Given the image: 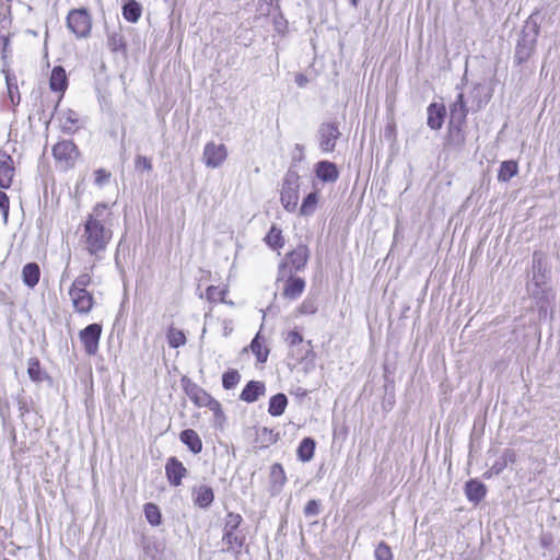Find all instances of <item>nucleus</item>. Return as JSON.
<instances>
[{
    "mask_svg": "<svg viewBox=\"0 0 560 560\" xmlns=\"http://www.w3.org/2000/svg\"><path fill=\"white\" fill-rule=\"evenodd\" d=\"M110 215L105 203H97L83 224L81 243L83 248L96 260L103 258L107 245L113 237V231L106 226L107 218Z\"/></svg>",
    "mask_w": 560,
    "mask_h": 560,
    "instance_id": "obj_1",
    "label": "nucleus"
},
{
    "mask_svg": "<svg viewBox=\"0 0 560 560\" xmlns=\"http://www.w3.org/2000/svg\"><path fill=\"white\" fill-rule=\"evenodd\" d=\"M539 26L536 22L527 21L516 44L514 59L517 65L526 62L535 52Z\"/></svg>",
    "mask_w": 560,
    "mask_h": 560,
    "instance_id": "obj_2",
    "label": "nucleus"
},
{
    "mask_svg": "<svg viewBox=\"0 0 560 560\" xmlns=\"http://www.w3.org/2000/svg\"><path fill=\"white\" fill-rule=\"evenodd\" d=\"M293 167L292 164L283 177L280 197L283 208L289 212L295 211L299 202L300 175Z\"/></svg>",
    "mask_w": 560,
    "mask_h": 560,
    "instance_id": "obj_3",
    "label": "nucleus"
},
{
    "mask_svg": "<svg viewBox=\"0 0 560 560\" xmlns=\"http://www.w3.org/2000/svg\"><path fill=\"white\" fill-rule=\"evenodd\" d=\"M310 258V249L305 244H299L293 250L285 255L284 260L279 265L277 281L287 277V273L301 271L305 268Z\"/></svg>",
    "mask_w": 560,
    "mask_h": 560,
    "instance_id": "obj_4",
    "label": "nucleus"
},
{
    "mask_svg": "<svg viewBox=\"0 0 560 560\" xmlns=\"http://www.w3.org/2000/svg\"><path fill=\"white\" fill-rule=\"evenodd\" d=\"M49 88L51 91L60 93V96L63 95L68 88V78L63 67L55 66L52 68L49 79ZM59 101L60 100L52 103V109L50 112H48L45 108H42L39 119H44L48 124L55 116V113L59 106Z\"/></svg>",
    "mask_w": 560,
    "mask_h": 560,
    "instance_id": "obj_5",
    "label": "nucleus"
},
{
    "mask_svg": "<svg viewBox=\"0 0 560 560\" xmlns=\"http://www.w3.org/2000/svg\"><path fill=\"white\" fill-rule=\"evenodd\" d=\"M67 27L78 38H86L92 28V18L85 8L72 9L67 15Z\"/></svg>",
    "mask_w": 560,
    "mask_h": 560,
    "instance_id": "obj_6",
    "label": "nucleus"
},
{
    "mask_svg": "<svg viewBox=\"0 0 560 560\" xmlns=\"http://www.w3.org/2000/svg\"><path fill=\"white\" fill-rule=\"evenodd\" d=\"M52 155L63 171L74 166L80 152L72 140H63L52 148Z\"/></svg>",
    "mask_w": 560,
    "mask_h": 560,
    "instance_id": "obj_7",
    "label": "nucleus"
},
{
    "mask_svg": "<svg viewBox=\"0 0 560 560\" xmlns=\"http://www.w3.org/2000/svg\"><path fill=\"white\" fill-rule=\"evenodd\" d=\"M341 137L339 125L336 121L322 122L317 130L318 147L323 153L335 150L337 140Z\"/></svg>",
    "mask_w": 560,
    "mask_h": 560,
    "instance_id": "obj_8",
    "label": "nucleus"
},
{
    "mask_svg": "<svg viewBox=\"0 0 560 560\" xmlns=\"http://www.w3.org/2000/svg\"><path fill=\"white\" fill-rule=\"evenodd\" d=\"M226 158L228 149L223 143H215L214 141L206 143L202 161L207 167L218 168L225 162Z\"/></svg>",
    "mask_w": 560,
    "mask_h": 560,
    "instance_id": "obj_9",
    "label": "nucleus"
},
{
    "mask_svg": "<svg viewBox=\"0 0 560 560\" xmlns=\"http://www.w3.org/2000/svg\"><path fill=\"white\" fill-rule=\"evenodd\" d=\"M102 335V325L90 324L79 332V338L89 355L96 354Z\"/></svg>",
    "mask_w": 560,
    "mask_h": 560,
    "instance_id": "obj_10",
    "label": "nucleus"
},
{
    "mask_svg": "<svg viewBox=\"0 0 560 560\" xmlns=\"http://www.w3.org/2000/svg\"><path fill=\"white\" fill-rule=\"evenodd\" d=\"M187 472V468L177 457L172 456L167 459L165 464V475L170 485L178 487Z\"/></svg>",
    "mask_w": 560,
    "mask_h": 560,
    "instance_id": "obj_11",
    "label": "nucleus"
},
{
    "mask_svg": "<svg viewBox=\"0 0 560 560\" xmlns=\"http://www.w3.org/2000/svg\"><path fill=\"white\" fill-rule=\"evenodd\" d=\"M469 97L471 100L470 109L472 112H479L490 102L492 92L485 84L476 83L470 91Z\"/></svg>",
    "mask_w": 560,
    "mask_h": 560,
    "instance_id": "obj_12",
    "label": "nucleus"
},
{
    "mask_svg": "<svg viewBox=\"0 0 560 560\" xmlns=\"http://www.w3.org/2000/svg\"><path fill=\"white\" fill-rule=\"evenodd\" d=\"M13 159L5 151L0 150V187L9 188L14 177Z\"/></svg>",
    "mask_w": 560,
    "mask_h": 560,
    "instance_id": "obj_13",
    "label": "nucleus"
},
{
    "mask_svg": "<svg viewBox=\"0 0 560 560\" xmlns=\"http://www.w3.org/2000/svg\"><path fill=\"white\" fill-rule=\"evenodd\" d=\"M75 312L89 314L94 306V298L89 291H69Z\"/></svg>",
    "mask_w": 560,
    "mask_h": 560,
    "instance_id": "obj_14",
    "label": "nucleus"
},
{
    "mask_svg": "<svg viewBox=\"0 0 560 560\" xmlns=\"http://www.w3.org/2000/svg\"><path fill=\"white\" fill-rule=\"evenodd\" d=\"M468 110L469 109L464 100V93L460 92L458 93L456 101L451 105L448 124L464 126L466 124Z\"/></svg>",
    "mask_w": 560,
    "mask_h": 560,
    "instance_id": "obj_15",
    "label": "nucleus"
},
{
    "mask_svg": "<svg viewBox=\"0 0 560 560\" xmlns=\"http://www.w3.org/2000/svg\"><path fill=\"white\" fill-rule=\"evenodd\" d=\"M222 542L226 546L222 551L233 553L237 558L244 546L245 535L237 532L223 530Z\"/></svg>",
    "mask_w": 560,
    "mask_h": 560,
    "instance_id": "obj_16",
    "label": "nucleus"
},
{
    "mask_svg": "<svg viewBox=\"0 0 560 560\" xmlns=\"http://www.w3.org/2000/svg\"><path fill=\"white\" fill-rule=\"evenodd\" d=\"M314 172L323 183H335L339 178L337 165L330 161H319L314 166Z\"/></svg>",
    "mask_w": 560,
    "mask_h": 560,
    "instance_id": "obj_17",
    "label": "nucleus"
},
{
    "mask_svg": "<svg viewBox=\"0 0 560 560\" xmlns=\"http://www.w3.org/2000/svg\"><path fill=\"white\" fill-rule=\"evenodd\" d=\"M427 124L432 130H440L443 126L446 108L443 103H431L427 108Z\"/></svg>",
    "mask_w": 560,
    "mask_h": 560,
    "instance_id": "obj_18",
    "label": "nucleus"
},
{
    "mask_svg": "<svg viewBox=\"0 0 560 560\" xmlns=\"http://www.w3.org/2000/svg\"><path fill=\"white\" fill-rule=\"evenodd\" d=\"M287 281L283 288L282 295L289 300H296L305 289V281L293 273H287Z\"/></svg>",
    "mask_w": 560,
    "mask_h": 560,
    "instance_id": "obj_19",
    "label": "nucleus"
},
{
    "mask_svg": "<svg viewBox=\"0 0 560 560\" xmlns=\"http://www.w3.org/2000/svg\"><path fill=\"white\" fill-rule=\"evenodd\" d=\"M465 494L471 503L479 504L487 494V487L477 479H470L465 483Z\"/></svg>",
    "mask_w": 560,
    "mask_h": 560,
    "instance_id": "obj_20",
    "label": "nucleus"
},
{
    "mask_svg": "<svg viewBox=\"0 0 560 560\" xmlns=\"http://www.w3.org/2000/svg\"><path fill=\"white\" fill-rule=\"evenodd\" d=\"M214 500L213 489L209 486L201 485L192 488V501L194 503L201 508H209Z\"/></svg>",
    "mask_w": 560,
    "mask_h": 560,
    "instance_id": "obj_21",
    "label": "nucleus"
},
{
    "mask_svg": "<svg viewBox=\"0 0 560 560\" xmlns=\"http://www.w3.org/2000/svg\"><path fill=\"white\" fill-rule=\"evenodd\" d=\"M265 384L259 381H249L240 395V399L246 402H255L265 394Z\"/></svg>",
    "mask_w": 560,
    "mask_h": 560,
    "instance_id": "obj_22",
    "label": "nucleus"
},
{
    "mask_svg": "<svg viewBox=\"0 0 560 560\" xmlns=\"http://www.w3.org/2000/svg\"><path fill=\"white\" fill-rule=\"evenodd\" d=\"M533 282L540 287L546 281L545 256L541 252L533 253Z\"/></svg>",
    "mask_w": 560,
    "mask_h": 560,
    "instance_id": "obj_23",
    "label": "nucleus"
},
{
    "mask_svg": "<svg viewBox=\"0 0 560 560\" xmlns=\"http://www.w3.org/2000/svg\"><path fill=\"white\" fill-rule=\"evenodd\" d=\"M179 440L192 454H199L202 451V441L192 429L183 430L179 434Z\"/></svg>",
    "mask_w": 560,
    "mask_h": 560,
    "instance_id": "obj_24",
    "label": "nucleus"
},
{
    "mask_svg": "<svg viewBox=\"0 0 560 560\" xmlns=\"http://www.w3.org/2000/svg\"><path fill=\"white\" fill-rule=\"evenodd\" d=\"M269 480L272 493H279L287 482V476L281 464L276 463L271 465L269 472Z\"/></svg>",
    "mask_w": 560,
    "mask_h": 560,
    "instance_id": "obj_25",
    "label": "nucleus"
},
{
    "mask_svg": "<svg viewBox=\"0 0 560 560\" xmlns=\"http://www.w3.org/2000/svg\"><path fill=\"white\" fill-rule=\"evenodd\" d=\"M464 126L450 125L447 127L446 144L448 147L458 149L462 148L466 141V136L463 130Z\"/></svg>",
    "mask_w": 560,
    "mask_h": 560,
    "instance_id": "obj_26",
    "label": "nucleus"
},
{
    "mask_svg": "<svg viewBox=\"0 0 560 560\" xmlns=\"http://www.w3.org/2000/svg\"><path fill=\"white\" fill-rule=\"evenodd\" d=\"M40 269L36 262H27L22 269V280L24 284L33 289L39 281Z\"/></svg>",
    "mask_w": 560,
    "mask_h": 560,
    "instance_id": "obj_27",
    "label": "nucleus"
},
{
    "mask_svg": "<svg viewBox=\"0 0 560 560\" xmlns=\"http://www.w3.org/2000/svg\"><path fill=\"white\" fill-rule=\"evenodd\" d=\"M27 374L35 383H42L44 380H50L48 374L42 370L40 361L36 357H32L27 360Z\"/></svg>",
    "mask_w": 560,
    "mask_h": 560,
    "instance_id": "obj_28",
    "label": "nucleus"
},
{
    "mask_svg": "<svg viewBox=\"0 0 560 560\" xmlns=\"http://www.w3.org/2000/svg\"><path fill=\"white\" fill-rule=\"evenodd\" d=\"M316 443L312 438H304L296 450L298 458L301 462H310L314 457Z\"/></svg>",
    "mask_w": 560,
    "mask_h": 560,
    "instance_id": "obj_29",
    "label": "nucleus"
},
{
    "mask_svg": "<svg viewBox=\"0 0 560 560\" xmlns=\"http://www.w3.org/2000/svg\"><path fill=\"white\" fill-rule=\"evenodd\" d=\"M185 390L190 399L199 407H202L206 404V400L210 395L203 388L190 381H188V384L185 386Z\"/></svg>",
    "mask_w": 560,
    "mask_h": 560,
    "instance_id": "obj_30",
    "label": "nucleus"
},
{
    "mask_svg": "<svg viewBox=\"0 0 560 560\" xmlns=\"http://www.w3.org/2000/svg\"><path fill=\"white\" fill-rule=\"evenodd\" d=\"M287 405H288L287 396L282 393H278L270 397L268 412L272 417H279V416L283 415Z\"/></svg>",
    "mask_w": 560,
    "mask_h": 560,
    "instance_id": "obj_31",
    "label": "nucleus"
},
{
    "mask_svg": "<svg viewBox=\"0 0 560 560\" xmlns=\"http://www.w3.org/2000/svg\"><path fill=\"white\" fill-rule=\"evenodd\" d=\"M142 8L136 0H128L122 5V16L130 23H136L141 16Z\"/></svg>",
    "mask_w": 560,
    "mask_h": 560,
    "instance_id": "obj_32",
    "label": "nucleus"
},
{
    "mask_svg": "<svg viewBox=\"0 0 560 560\" xmlns=\"http://www.w3.org/2000/svg\"><path fill=\"white\" fill-rule=\"evenodd\" d=\"M518 172V166L515 161L509 160L501 163L499 173H498V180L506 183L509 182L513 176H515Z\"/></svg>",
    "mask_w": 560,
    "mask_h": 560,
    "instance_id": "obj_33",
    "label": "nucleus"
},
{
    "mask_svg": "<svg viewBox=\"0 0 560 560\" xmlns=\"http://www.w3.org/2000/svg\"><path fill=\"white\" fill-rule=\"evenodd\" d=\"M318 202V196L317 192H310L302 201L301 208H300V214L304 217L312 215L315 210Z\"/></svg>",
    "mask_w": 560,
    "mask_h": 560,
    "instance_id": "obj_34",
    "label": "nucleus"
},
{
    "mask_svg": "<svg viewBox=\"0 0 560 560\" xmlns=\"http://www.w3.org/2000/svg\"><path fill=\"white\" fill-rule=\"evenodd\" d=\"M250 350L256 355L257 362L265 363L268 359L269 349L262 347L260 342V335L257 334L250 342Z\"/></svg>",
    "mask_w": 560,
    "mask_h": 560,
    "instance_id": "obj_35",
    "label": "nucleus"
},
{
    "mask_svg": "<svg viewBox=\"0 0 560 560\" xmlns=\"http://www.w3.org/2000/svg\"><path fill=\"white\" fill-rule=\"evenodd\" d=\"M265 242L273 249L283 247L284 242L281 230L276 225H272L265 237Z\"/></svg>",
    "mask_w": 560,
    "mask_h": 560,
    "instance_id": "obj_36",
    "label": "nucleus"
},
{
    "mask_svg": "<svg viewBox=\"0 0 560 560\" xmlns=\"http://www.w3.org/2000/svg\"><path fill=\"white\" fill-rule=\"evenodd\" d=\"M144 515L149 524L158 526L162 522V515L159 506L154 503L144 504Z\"/></svg>",
    "mask_w": 560,
    "mask_h": 560,
    "instance_id": "obj_37",
    "label": "nucleus"
},
{
    "mask_svg": "<svg viewBox=\"0 0 560 560\" xmlns=\"http://www.w3.org/2000/svg\"><path fill=\"white\" fill-rule=\"evenodd\" d=\"M79 116L78 114L69 109L65 113V121L62 124V131L69 135H73L78 130Z\"/></svg>",
    "mask_w": 560,
    "mask_h": 560,
    "instance_id": "obj_38",
    "label": "nucleus"
},
{
    "mask_svg": "<svg viewBox=\"0 0 560 560\" xmlns=\"http://www.w3.org/2000/svg\"><path fill=\"white\" fill-rule=\"evenodd\" d=\"M241 381V374L236 370H228L222 375V385L225 389L234 388Z\"/></svg>",
    "mask_w": 560,
    "mask_h": 560,
    "instance_id": "obj_39",
    "label": "nucleus"
},
{
    "mask_svg": "<svg viewBox=\"0 0 560 560\" xmlns=\"http://www.w3.org/2000/svg\"><path fill=\"white\" fill-rule=\"evenodd\" d=\"M168 345L172 348H178L180 346H184L186 343V336L185 334L176 328H170L167 334Z\"/></svg>",
    "mask_w": 560,
    "mask_h": 560,
    "instance_id": "obj_40",
    "label": "nucleus"
},
{
    "mask_svg": "<svg viewBox=\"0 0 560 560\" xmlns=\"http://www.w3.org/2000/svg\"><path fill=\"white\" fill-rule=\"evenodd\" d=\"M91 282L92 278L89 273H81L74 279L69 291H86V287L90 285Z\"/></svg>",
    "mask_w": 560,
    "mask_h": 560,
    "instance_id": "obj_41",
    "label": "nucleus"
},
{
    "mask_svg": "<svg viewBox=\"0 0 560 560\" xmlns=\"http://www.w3.org/2000/svg\"><path fill=\"white\" fill-rule=\"evenodd\" d=\"M298 312L301 315H313L317 312V303L314 298H306L299 306Z\"/></svg>",
    "mask_w": 560,
    "mask_h": 560,
    "instance_id": "obj_42",
    "label": "nucleus"
},
{
    "mask_svg": "<svg viewBox=\"0 0 560 560\" xmlns=\"http://www.w3.org/2000/svg\"><path fill=\"white\" fill-rule=\"evenodd\" d=\"M242 521L243 518L240 514L233 512L228 513L223 530L236 532Z\"/></svg>",
    "mask_w": 560,
    "mask_h": 560,
    "instance_id": "obj_43",
    "label": "nucleus"
},
{
    "mask_svg": "<svg viewBox=\"0 0 560 560\" xmlns=\"http://www.w3.org/2000/svg\"><path fill=\"white\" fill-rule=\"evenodd\" d=\"M206 295L210 302H219V301L223 302L224 295H225V290L220 289L219 287H215V285H210V287H208V289L206 291Z\"/></svg>",
    "mask_w": 560,
    "mask_h": 560,
    "instance_id": "obj_44",
    "label": "nucleus"
},
{
    "mask_svg": "<svg viewBox=\"0 0 560 560\" xmlns=\"http://www.w3.org/2000/svg\"><path fill=\"white\" fill-rule=\"evenodd\" d=\"M374 556L376 560H392L393 553L385 542H380L374 551Z\"/></svg>",
    "mask_w": 560,
    "mask_h": 560,
    "instance_id": "obj_45",
    "label": "nucleus"
},
{
    "mask_svg": "<svg viewBox=\"0 0 560 560\" xmlns=\"http://www.w3.org/2000/svg\"><path fill=\"white\" fill-rule=\"evenodd\" d=\"M108 46L113 51H118L120 49H125V42L122 35L118 33H113L108 36Z\"/></svg>",
    "mask_w": 560,
    "mask_h": 560,
    "instance_id": "obj_46",
    "label": "nucleus"
},
{
    "mask_svg": "<svg viewBox=\"0 0 560 560\" xmlns=\"http://www.w3.org/2000/svg\"><path fill=\"white\" fill-rule=\"evenodd\" d=\"M306 517L317 516L320 513V502L318 500H310L304 508Z\"/></svg>",
    "mask_w": 560,
    "mask_h": 560,
    "instance_id": "obj_47",
    "label": "nucleus"
},
{
    "mask_svg": "<svg viewBox=\"0 0 560 560\" xmlns=\"http://www.w3.org/2000/svg\"><path fill=\"white\" fill-rule=\"evenodd\" d=\"M9 209H10L9 197L4 191L0 190V213L2 214L4 224H7V222H8Z\"/></svg>",
    "mask_w": 560,
    "mask_h": 560,
    "instance_id": "obj_48",
    "label": "nucleus"
},
{
    "mask_svg": "<svg viewBox=\"0 0 560 560\" xmlns=\"http://www.w3.org/2000/svg\"><path fill=\"white\" fill-rule=\"evenodd\" d=\"M135 167L137 171H151L152 163L151 160L143 155H137L135 160Z\"/></svg>",
    "mask_w": 560,
    "mask_h": 560,
    "instance_id": "obj_49",
    "label": "nucleus"
},
{
    "mask_svg": "<svg viewBox=\"0 0 560 560\" xmlns=\"http://www.w3.org/2000/svg\"><path fill=\"white\" fill-rule=\"evenodd\" d=\"M285 342L289 347H295L303 342V336L296 330H291L285 337Z\"/></svg>",
    "mask_w": 560,
    "mask_h": 560,
    "instance_id": "obj_50",
    "label": "nucleus"
},
{
    "mask_svg": "<svg viewBox=\"0 0 560 560\" xmlns=\"http://www.w3.org/2000/svg\"><path fill=\"white\" fill-rule=\"evenodd\" d=\"M202 407H208L215 413V416L222 415L220 402L217 399H214L211 395L208 396V399L206 400V404Z\"/></svg>",
    "mask_w": 560,
    "mask_h": 560,
    "instance_id": "obj_51",
    "label": "nucleus"
},
{
    "mask_svg": "<svg viewBox=\"0 0 560 560\" xmlns=\"http://www.w3.org/2000/svg\"><path fill=\"white\" fill-rule=\"evenodd\" d=\"M95 183L97 185H103L109 180L110 174L107 173L105 170H97L95 171Z\"/></svg>",
    "mask_w": 560,
    "mask_h": 560,
    "instance_id": "obj_52",
    "label": "nucleus"
},
{
    "mask_svg": "<svg viewBox=\"0 0 560 560\" xmlns=\"http://www.w3.org/2000/svg\"><path fill=\"white\" fill-rule=\"evenodd\" d=\"M500 458L506 464L514 463L516 460V452L512 448H505Z\"/></svg>",
    "mask_w": 560,
    "mask_h": 560,
    "instance_id": "obj_53",
    "label": "nucleus"
},
{
    "mask_svg": "<svg viewBox=\"0 0 560 560\" xmlns=\"http://www.w3.org/2000/svg\"><path fill=\"white\" fill-rule=\"evenodd\" d=\"M508 464L502 460L501 458H499L498 460H495L492 466H491V472L492 474H495V475H500L505 468H506Z\"/></svg>",
    "mask_w": 560,
    "mask_h": 560,
    "instance_id": "obj_54",
    "label": "nucleus"
},
{
    "mask_svg": "<svg viewBox=\"0 0 560 560\" xmlns=\"http://www.w3.org/2000/svg\"><path fill=\"white\" fill-rule=\"evenodd\" d=\"M295 151H298L299 153L298 154H294L293 155V159H292V162L295 163V162H301L304 160V147L302 144H295Z\"/></svg>",
    "mask_w": 560,
    "mask_h": 560,
    "instance_id": "obj_55",
    "label": "nucleus"
},
{
    "mask_svg": "<svg viewBox=\"0 0 560 560\" xmlns=\"http://www.w3.org/2000/svg\"><path fill=\"white\" fill-rule=\"evenodd\" d=\"M0 44L2 45V59L7 58V48L10 44V38L8 35H0Z\"/></svg>",
    "mask_w": 560,
    "mask_h": 560,
    "instance_id": "obj_56",
    "label": "nucleus"
},
{
    "mask_svg": "<svg viewBox=\"0 0 560 560\" xmlns=\"http://www.w3.org/2000/svg\"><path fill=\"white\" fill-rule=\"evenodd\" d=\"M295 82L300 88H304L308 80L304 74H298L295 78Z\"/></svg>",
    "mask_w": 560,
    "mask_h": 560,
    "instance_id": "obj_57",
    "label": "nucleus"
},
{
    "mask_svg": "<svg viewBox=\"0 0 560 560\" xmlns=\"http://www.w3.org/2000/svg\"><path fill=\"white\" fill-rule=\"evenodd\" d=\"M10 19H8L5 15L0 18V27L4 28L8 24H10Z\"/></svg>",
    "mask_w": 560,
    "mask_h": 560,
    "instance_id": "obj_58",
    "label": "nucleus"
},
{
    "mask_svg": "<svg viewBox=\"0 0 560 560\" xmlns=\"http://www.w3.org/2000/svg\"><path fill=\"white\" fill-rule=\"evenodd\" d=\"M19 409H20L22 416L24 415V412L28 411L26 404L23 401H19Z\"/></svg>",
    "mask_w": 560,
    "mask_h": 560,
    "instance_id": "obj_59",
    "label": "nucleus"
},
{
    "mask_svg": "<svg viewBox=\"0 0 560 560\" xmlns=\"http://www.w3.org/2000/svg\"><path fill=\"white\" fill-rule=\"evenodd\" d=\"M295 394H296L298 396H305V395H306V390H305V389H303V388H301V387H299V388H296Z\"/></svg>",
    "mask_w": 560,
    "mask_h": 560,
    "instance_id": "obj_60",
    "label": "nucleus"
},
{
    "mask_svg": "<svg viewBox=\"0 0 560 560\" xmlns=\"http://www.w3.org/2000/svg\"><path fill=\"white\" fill-rule=\"evenodd\" d=\"M483 476H485L486 478H490V477H492V476H497V475L491 472V467H490V468H489V470H488V471H486V472L483 474Z\"/></svg>",
    "mask_w": 560,
    "mask_h": 560,
    "instance_id": "obj_61",
    "label": "nucleus"
},
{
    "mask_svg": "<svg viewBox=\"0 0 560 560\" xmlns=\"http://www.w3.org/2000/svg\"><path fill=\"white\" fill-rule=\"evenodd\" d=\"M359 0H350V3L355 8L358 5Z\"/></svg>",
    "mask_w": 560,
    "mask_h": 560,
    "instance_id": "obj_62",
    "label": "nucleus"
},
{
    "mask_svg": "<svg viewBox=\"0 0 560 560\" xmlns=\"http://www.w3.org/2000/svg\"><path fill=\"white\" fill-rule=\"evenodd\" d=\"M548 540L542 539V545H547Z\"/></svg>",
    "mask_w": 560,
    "mask_h": 560,
    "instance_id": "obj_63",
    "label": "nucleus"
},
{
    "mask_svg": "<svg viewBox=\"0 0 560 560\" xmlns=\"http://www.w3.org/2000/svg\"><path fill=\"white\" fill-rule=\"evenodd\" d=\"M548 540L542 539V545H547Z\"/></svg>",
    "mask_w": 560,
    "mask_h": 560,
    "instance_id": "obj_64",
    "label": "nucleus"
}]
</instances>
